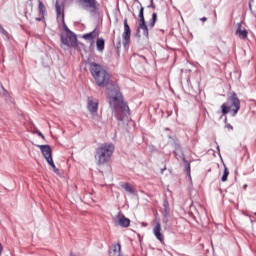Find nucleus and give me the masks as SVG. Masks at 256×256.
I'll list each match as a JSON object with an SVG mask.
<instances>
[{
	"mask_svg": "<svg viewBox=\"0 0 256 256\" xmlns=\"http://www.w3.org/2000/svg\"><path fill=\"white\" fill-rule=\"evenodd\" d=\"M200 21H202L203 23H205V21H207V17H202V18L200 19Z\"/></svg>",
	"mask_w": 256,
	"mask_h": 256,
	"instance_id": "a878e982",
	"label": "nucleus"
},
{
	"mask_svg": "<svg viewBox=\"0 0 256 256\" xmlns=\"http://www.w3.org/2000/svg\"><path fill=\"white\" fill-rule=\"evenodd\" d=\"M122 187L126 191V193H129L130 195H136L137 194V190H135L133 188V186H131V184H129V183L123 184Z\"/></svg>",
	"mask_w": 256,
	"mask_h": 256,
	"instance_id": "a211bd4d",
	"label": "nucleus"
},
{
	"mask_svg": "<svg viewBox=\"0 0 256 256\" xmlns=\"http://www.w3.org/2000/svg\"><path fill=\"white\" fill-rule=\"evenodd\" d=\"M174 153L178 161H185V157L183 156V150H181V147L179 145H176Z\"/></svg>",
	"mask_w": 256,
	"mask_h": 256,
	"instance_id": "4468645a",
	"label": "nucleus"
},
{
	"mask_svg": "<svg viewBox=\"0 0 256 256\" xmlns=\"http://www.w3.org/2000/svg\"><path fill=\"white\" fill-rule=\"evenodd\" d=\"M164 213H163V215H164V217H167V215H169V203L168 202H165L164 203Z\"/></svg>",
	"mask_w": 256,
	"mask_h": 256,
	"instance_id": "412c9836",
	"label": "nucleus"
},
{
	"mask_svg": "<svg viewBox=\"0 0 256 256\" xmlns=\"http://www.w3.org/2000/svg\"><path fill=\"white\" fill-rule=\"evenodd\" d=\"M108 101L115 117L123 121L129 115V106L123 102V95L119 91V86L113 85L108 93Z\"/></svg>",
	"mask_w": 256,
	"mask_h": 256,
	"instance_id": "f257e3e1",
	"label": "nucleus"
},
{
	"mask_svg": "<svg viewBox=\"0 0 256 256\" xmlns=\"http://www.w3.org/2000/svg\"><path fill=\"white\" fill-rule=\"evenodd\" d=\"M70 256H75V254L71 253Z\"/></svg>",
	"mask_w": 256,
	"mask_h": 256,
	"instance_id": "473e14b6",
	"label": "nucleus"
},
{
	"mask_svg": "<svg viewBox=\"0 0 256 256\" xmlns=\"http://www.w3.org/2000/svg\"><path fill=\"white\" fill-rule=\"evenodd\" d=\"M115 222L116 225H119L120 227H129V225L131 224V220H129V218H126L123 215H118L115 218Z\"/></svg>",
	"mask_w": 256,
	"mask_h": 256,
	"instance_id": "9d476101",
	"label": "nucleus"
},
{
	"mask_svg": "<svg viewBox=\"0 0 256 256\" xmlns=\"http://www.w3.org/2000/svg\"><path fill=\"white\" fill-rule=\"evenodd\" d=\"M123 46L127 47L131 43V27L127 22V18L124 19V32L122 34Z\"/></svg>",
	"mask_w": 256,
	"mask_h": 256,
	"instance_id": "6e6552de",
	"label": "nucleus"
},
{
	"mask_svg": "<svg viewBox=\"0 0 256 256\" xmlns=\"http://www.w3.org/2000/svg\"><path fill=\"white\" fill-rule=\"evenodd\" d=\"M155 23H157V13H153L152 14V18H151V20H150V22H149V27L151 28V29H153V27H155Z\"/></svg>",
	"mask_w": 256,
	"mask_h": 256,
	"instance_id": "6ab92c4d",
	"label": "nucleus"
},
{
	"mask_svg": "<svg viewBox=\"0 0 256 256\" xmlns=\"http://www.w3.org/2000/svg\"><path fill=\"white\" fill-rule=\"evenodd\" d=\"M227 128L233 130V126L231 124H228Z\"/></svg>",
	"mask_w": 256,
	"mask_h": 256,
	"instance_id": "c85d7f7f",
	"label": "nucleus"
},
{
	"mask_svg": "<svg viewBox=\"0 0 256 256\" xmlns=\"http://www.w3.org/2000/svg\"><path fill=\"white\" fill-rule=\"evenodd\" d=\"M255 217H256V212L254 213Z\"/></svg>",
	"mask_w": 256,
	"mask_h": 256,
	"instance_id": "c9c22d12",
	"label": "nucleus"
},
{
	"mask_svg": "<svg viewBox=\"0 0 256 256\" xmlns=\"http://www.w3.org/2000/svg\"><path fill=\"white\" fill-rule=\"evenodd\" d=\"M38 149H40L44 159H46L48 165L52 167L54 173H59V169L55 166V163L53 162V153L51 151V146L49 145H36Z\"/></svg>",
	"mask_w": 256,
	"mask_h": 256,
	"instance_id": "39448f33",
	"label": "nucleus"
},
{
	"mask_svg": "<svg viewBox=\"0 0 256 256\" xmlns=\"http://www.w3.org/2000/svg\"><path fill=\"white\" fill-rule=\"evenodd\" d=\"M39 11L40 13H45V4H43V2H39Z\"/></svg>",
	"mask_w": 256,
	"mask_h": 256,
	"instance_id": "4be33fe9",
	"label": "nucleus"
},
{
	"mask_svg": "<svg viewBox=\"0 0 256 256\" xmlns=\"http://www.w3.org/2000/svg\"><path fill=\"white\" fill-rule=\"evenodd\" d=\"M96 37H99V32L96 30L83 35V39H86V41H93V39H96Z\"/></svg>",
	"mask_w": 256,
	"mask_h": 256,
	"instance_id": "dca6fc26",
	"label": "nucleus"
},
{
	"mask_svg": "<svg viewBox=\"0 0 256 256\" xmlns=\"http://www.w3.org/2000/svg\"><path fill=\"white\" fill-rule=\"evenodd\" d=\"M96 47H97V51H99L100 53H103V51H105V39L97 38Z\"/></svg>",
	"mask_w": 256,
	"mask_h": 256,
	"instance_id": "f3484780",
	"label": "nucleus"
},
{
	"mask_svg": "<svg viewBox=\"0 0 256 256\" xmlns=\"http://www.w3.org/2000/svg\"><path fill=\"white\" fill-rule=\"evenodd\" d=\"M120 48H121V42H118L117 49H120Z\"/></svg>",
	"mask_w": 256,
	"mask_h": 256,
	"instance_id": "7c9ffc66",
	"label": "nucleus"
},
{
	"mask_svg": "<svg viewBox=\"0 0 256 256\" xmlns=\"http://www.w3.org/2000/svg\"><path fill=\"white\" fill-rule=\"evenodd\" d=\"M36 21H41V18H36Z\"/></svg>",
	"mask_w": 256,
	"mask_h": 256,
	"instance_id": "2f4dec72",
	"label": "nucleus"
},
{
	"mask_svg": "<svg viewBox=\"0 0 256 256\" xmlns=\"http://www.w3.org/2000/svg\"><path fill=\"white\" fill-rule=\"evenodd\" d=\"M153 234L160 241L163 243V234L161 233V223L155 222L154 228H153Z\"/></svg>",
	"mask_w": 256,
	"mask_h": 256,
	"instance_id": "f8f14e48",
	"label": "nucleus"
},
{
	"mask_svg": "<svg viewBox=\"0 0 256 256\" xmlns=\"http://www.w3.org/2000/svg\"><path fill=\"white\" fill-rule=\"evenodd\" d=\"M87 109L90 115H92L94 123H99V121H101V117L97 114V111H99V100L88 98Z\"/></svg>",
	"mask_w": 256,
	"mask_h": 256,
	"instance_id": "423d86ee",
	"label": "nucleus"
},
{
	"mask_svg": "<svg viewBox=\"0 0 256 256\" xmlns=\"http://www.w3.org/2000/svg\"><path fill=\"white\" fill-rule=\"evenodd\" d=\"M149 7H152L153 9H155V4H153V0H151V5Z\"/></svg>",
	"mask_w": 256,
	"mask_h": 256,
	"instance_id": "cd10ccee",
	"label": "nucleus"
},
{
	"mask_svg": "<svg viewBox=\"0 0 256 256\" xmlns=\"http://www.w3.org/2000/svg\"><path fill=\"white\" fill-rule=\"evenodd\" d=\"M217 150L220 151L219 146H217Z\"/></svg>",
	"mask_w": 256,
	"mask_h": 256,
	"instance_id": "72a5a7b5",
	"label": "nucleus"
},
{
	"mask_svg": "<svg viewBox=\"0 0 256 256\" xmlns=\"http://www.w3.org/2000/svg\"><path fill=\"white\" fill-rule=\"evenodd\" d=\"M228 177H229V169H227V166L224 165V173H223V176L221 178V181L223 183H225V181H227Z\"/></svg>",
	"mask_w": 256,
	"mask_h": 256,
	"instance_id": "aec40b11",
	"label": "nucleus"
},
{
	"mask_svg": "<svg viewBox=\"0 0 256 256\" xmlns=\"http://www.w3.org/2000/svg\"><path fill=\"white\" fill-rule=\"evenodd\" d=\"M239 109H241V101L235 93L228 98L227 103L222 104L223 115L230 113L232 117H235L239 113Z\"/></svg>",
	"mask_w": 256,
	"mask_h": 256,
	"instance_id": "20e7f679",
	"label": "nucleus"
},
{
	"mask_svg": "<svg viewBox=\"0 0 256 256\" xmlns=\"http://www.w3.org/2000/svg\"><path fill=\"white\" fill-rule=\"evenodd\" d=\"M64 33H62V35H67L72 43V45H75V42L77 41V36L75 35V33H73L71 30H69V27H67V25L64 24Z\"/></svg>",
	"mask_w": 256,
	"mask_h": 256,
	"instance_id": "ddd939ff",
	"label": "nucleus"
},
{
	"mask_svg": "<svg viewBox=\"0 0 256 256\" xmlns=\"http://www.w3.org/2000/svg\"><path fill=\"white\" fill-rule=\"evenodd\" d=\"M61 43L64 45V47H77V40L74 42V44L71 42V38L67 34H61Z\"/></svg>",
	"mask_w": 256,
	"mask_h": 256,
	"instance_id": "9b49d317",
	"label": "nucleus"
},
{
	"mask_svg": "<svg viewBox=\"0 0 256 256\" xmlns=\"http://www.w3.org/2000/svg\"><path fill=\"white\" fill-rule=\"evenodd\" d=\"M90 72L96 82L98 87H107L109 85V80L111 79V75L108 74L101 65L97 63H92L90 65Z\"/></svg>",
	"mask_w": 256,
	"mask_h": 256,
	"instance_id": "f03ea898",
	"label": "nucleus"
},
{
	"mask_svg": "<svg viewBox=\"0 0 256 256\" xmlns=\"http://www.w3.org/2000/svg\"><path fill=\"white\" fill-rule=\"evenodd\" d=\"M36 133L37 135H39V137H42V139H45V136H43V133H41V131L37 130Z\"/></svg>",
	"mask_w": 256,
	"mask_h": 256,
	"instance_id": "393cba45",
	"label": "nucleus"
},
{
	"mask_svg": "<svg viewBox=\"0 0 256 256\" xmlns=\"http://www.w3.org/2000/svg\"><path fill=\"white\" fill-rule=\"evenodd\" d=\"M187 171H188V173H190V171H191V166L188 164V167H187Z\"/></svg>",
	"mask_w": 256,
	"mask_h": 256,
	"instance_id": "c756f323",
	"label": "nucleus"
},
{
	"mask_svg": "<svg viewBox=\"0 0 256 256\" xmlns=\"http://www.w3.org/2000/svg\"><path fill=\"white\" fill-rule=\"evenodd\" d=\"M115 151V146L112 143L102 144L96 149L95 152V161L97 165H105L113 156Z\"/></svg>",
	"mask_w": 256,
	"mask_h": 256,
	"instance_id": "7ed1b4c3",
	"label": "nucleus"
},
{
	"mask_svg": "<svg viewBox=\"0 0 256 256\" xmlns=\"http://www.w3.org/2000/svg\"><path fill=\"white\" fill-rule=\"evenodd\" d=\"M139 27L138 29L143 31L144 37H149V28L147 27V24L145 23V16H143V7L140 8L139 11Z\"/></svg>",
	"mask_w": 256,
	"mask_h": 256,
	"instance_id": "1a4fd4ad",
	"label": "nucleus"
},
{
	"mask_svg": "<svg viewBox=\"0 0 256 256\" xmlns=\"http://www.w3.org/2000/svg\"><path fill=\"white\" fill-rule=\"evenodd\" d=\"M78 3L82 9L89 11L90 13H95L99 9V4L97 0H78Z\"/></svg>",
	"mask_w": 256,
	"mask_h": 256,
	"instance_id": "0eeeda50",
	"label": "nucleus"
},
{
	"mask_svg": "<svg viewBox=\"0 0 256 256\" xmlns=\"http://www.w3.org/2000/svg\"><path fill=\"white\" fill-rule=\"evenodd\" d=\"M236 35H238V37L240 39H247L248 32L246 29L241 28V24H238V29L236 31Z\"/></svg>",
	"mask_w": 256,
	"mask_h": 256,
	"instance_id": "2eb2a0df",
	"label": "nucleus"
},
{
	"mask_svg": "<svg viewBox=\"0 0 256 256\" xmlns=\"http://www.w3.org/2000/svg\"><path fill=\"white\" fill-rule=\"evenodd\" d=\"M0 33L2 35H7V31H5V28H3V26H1V24H0Z\"/></svg>",
	"mask_w": 256,
	"mask_h": 256,
	"instance_id": "b1692460",
	"label": "nucleus"
},
{
	"mask_svg": "<svg viewBox=\"0 0 256 256\" xmlns=\"http://www.w3.org/2000/svg\"><path fill=\"white\" fill-rule=\"evenodd\" d=\"M3 253V245L0 243V255Z\"/></svg>",
	"mask_w": 256,
	"mask_h": 256,
	"instance_id": "bb28decb",
	"label": "nucleus"
},
{
	"mask_svg": "<svg viewBox=\"0 0 256 256\" xmlns=\"http://www.w3.org/2000/svg\"><path fill=\"white\" fill-rule=\"evenodd\" d=\"M247 188V185H244V189H246Z\"/></svg>",
	"mask_w": 256,
	"mask_h": 256,
	"instance_id": "f704fd0d",
	"label": "nucleus"
},
{
	"mask_svg": "<svg viewBox=\"0 0 256 256\" xmlns=\"http://www.w3.org/2000/svg\"><path fill=\"white\" fill-rule=\"evenodd\" d=\"M56 12L57 15H61V6H59V3H56Z\"/></svg>",
	"mask_w": 256,
	"mask_h": 256,
	"instance_id": "5701e85b",
	"label": "nucleus"
}]
</instances>
